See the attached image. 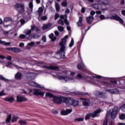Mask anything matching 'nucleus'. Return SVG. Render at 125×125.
Listing matches in <instances>:
<instances>
[{
  "label": "nucleus",
  "mask_w": 125,
  "mask_h": 125,
  "mask_svg": "<svg viewBox=\"0 0 125 125\" xmlns=\"http://www.w3.org/2000/svg\"><path fill=\"white\" fill-rule=\"evenodd\" d=\"M106 91L110 94H119L120 91L117 89H106Z\"/></svg>",
  "instance_id": "obj_19"
},
{
  "label": "nucleus",
  "mask_w": 125,
  "mask_h": 125,
  "mask_svg": "<svg viewBox=\"0 0 125 125\" xmlns=\"http://www.w3.org/2000/svg\"><path fill=\"white\" fill-rule=\"evenodd\" d=\"M77 68L78 70H80V71H83L84 69L86 68L85 65L83 63V60L81 59V62H79L77 65Z\"/></svg>",
  "instance_id": "obj_13"
},
{
  "label": "nucleus",
  "mask_w": 125,
  "mask_h": 125,
  "mask_svg": "<svg viewBox=\"0 0 125 125\" xmlns=\"http://www.w3.org/2000/svg\"><path fill=\"white\" fill-rule=\"evenodd\" d=\"M16 9L19 13H21L22 14L25 13V6L23 4L17 3Z\"/></svg>",
  "instance_id": "obj_7"
},
{
  "label": "nucleus",
  "mask_w": 125,
  "mask_h": 125,
  "mask_svg": "<svg viewBox=\"0 0 125 125\" xmlns=\"http://www.w3.org/2000/svg\"><path fill=\"white\" fill-rule=\"evenodd\" d=\"M82 35L81 36L82 42L83 41V38H84V35H83V31L82 30Z\"/></svg>",
  "instance_id": "obj_56"
},
{
  "label": "nucleus",
  "mask_w": 125,
  "mask_h": 125,
  "mask_svg": "<svg viewBox=\"0 0 125 125\" xmlns=\"http://www.w3.org/2000/svg\"><path fill=\"white\" fill-rule=\"evenodd\" d=\"M65 49L61 50V49H60V50H58L56 52V54H61V58H62L63 59L66 58V56L65 55Z\"/></svg>",
  "instance_id": "obj_11"
},
{
  "label": "nucleus",
  "mask_w": 125,
  "mask_h": 125,
  "mask_svg": "<svg viewBox=\"0 0 125 125\" xmlns=\"http://www.w3.org/2000/svg\"><path fill=\"white\" fill-rule=\"evenodd\" d=\"M6 67H7L8 68H11L12 69L13 68H15L16 65L13 64L10 62H8L7 64L6 65Z\"/></svg>",
  "instance_id": "obj_28"
},
{
  "label": "nucleus",
  "mask_w": 125,
  "mask_h": 125,
  "mask_svg": "<svg viewBox=\"0 0 125 125\" xmlns=\"http://www.w3.org/2000/svg\"><path fill=\"white\" fill-rule=\"evenodd\" d=\"M84 120L83 117L76 118L74 120L76 122H83Z\"/></svg>",
  "instance_id": "obj_41"
},
{
  "label": "nucleus",
  "mask_w": 125,
  "mask_h": 125,
  "mask_svg": "<svg viewBox=\"0 0 125 125\" xmlns=\"http://www.w3.org/2000/svg\"><path fill=\"white\" fill-rule=\"evenodd\" d=\"M12 20V18L9 17H6L4 19V22H9Z\"/></svg>",
  "instance_id": "obj_42"
},
{
  "label": "nucleus",
  "mask_w": 125,
  "mask_h": 125,
  "mask_svg": "<svg viewBox=\"0 0 125 125\" xmlns=\"http://www.w3.org/2000/svg\"><path fill=\"white\" fill-rule=\"evenodd\" d=\"M42 40L43 42H46V36H45L44 35L42 37Z\"/></svg>",
  "instance_id": "obj_50"
},
{
  "label": "nucleus",
  "mask_w": 125,
  "mask_h": 125,
  "mask_svg": "<svg viewBox=\"0 0 125 125\" xmlns=\"http://www.w3.org/2000/svg\"><path fill=\"white\" fill-rule=\"evenodd\" d=\"M93 94L95 96H97L99 98H102L103 99H106L108 98V95L106 93L100 90H96L94 91Z\"/></svg>",
  "instance_id": "obj_4"
},
{
  "label": "nucleus",
  "mask_w": 125,
  "mask_h": 125,
  "mask_svg": "<svg viewBox=\"0 0 125 125\" xmlns=\"http://www.w3.org/2000/svg\"><path fill=\"white\" fill-rule=\"evenodd\" d=\"M47 19V17H46V16H42L41 18V20L44 21V20H46Z\"/></svg>",
  "instance_id": "obj_54"
},
{
  "label": "nucleus",
  "mask_w": 125,
  "mask_h": 125,
  "mask_svg": "<svg viewBox=\"0 0 125 125\" xmlns=\"http://www.w3.org/2000/svg\"><path fill=\"white\" fill-rule=\"evenodd\" d=\"M45 95L47 97H50L51 98H53V101L54 103H56V104H61L62 102H63V103H65V104L66 103L67 98L66 97L62 96H54L50 93H46Z\"/></svg>",
  "instance_id": "obj_3"
},
{
  "label": "nucleus",
  "mask_w": 125,
  "mask_h": 125,
  "mask_svg": "<svg viewBox=\"0 0 125 125\" xmlns=\"http://www.w3.org/2000/svg\"><path fill=\"white\" fill-rule=\"evenodd\" d=\"M100 113H101V109L96 110V111L92 113V118L99 117L100 116Z\"/></svg>",
  "instance_id": "obj_22"
},
{
  "label": "nucleus",
  "mask_w": 125,
  "mask_h": 125,
  "mask_svg": "<svg viewBox=\"0 0 125 125\" xmlns=\"http://www.w3.org/2000/svg\"><path fill=\"white\" fill-rule=\"evenodd\" d=\"M123 112H125V104H124L121 108Z\"/></svg>",
  "instance_id": "obj_61"
},
{
  "label": "nucleus",
  "mask_w": 125,
  "mask_h": 125,
  "mask_svg": "<svg viewBox=\"0 0 125 125\" xmlns=\"http://www.w3.org/2000/svg\"><path fill=\"white\" fill-rule=\"evenodd\" d=\"M41 68H44L46 69H48V70H53L54 71H60V67L57 66H47L45 65H42V64H40L39 65Z\"/></svg>",
  "instance_id": "obj_8"
},
{
  "label": "nucleus",
  "mask_w": 125,
  "mask_h": 125,
  "mask_svg": "<svg viewBox=\"0 0 125 125\" xmlns=\"http://www.w3.org/2000/svg\"><path fill=\"white\" fill-rule=\"evenodd\" d=\"M16 121V117L13 116V119L12 120V123H14V122Z\"/></svg>",
  "instance_id": "obj_59"
},
{
  "label": "nucleus",
  "mask_w": 125,
  "mask_h": 125,
  "mask_svg": "<svg viewBox=\"0 0 125 125\" xmlns=\"http://www.w3.org/2000/svg\"><path fill=\"white\" fill-rule=\"evenodd\" d=\"M68 4V3H67L66 1H63L62 3V6H63V7H66V6H67Z\"/></svg>",
  "instance_id": "obj_46"
},
{
  "label": "nucleus",
  "mask_w": 125,
  "mask_h": 125,
  "mask_svg": "<svg viewBox=\"0 0 125 125\" xmlns=\"http://www.w3.org/2000/svg\"><path fill=\"white\" fill-rule=\"evenodd\" d=\"M81 12L82 13H84V12H85V9H84V8L82 7V8L81 9Z\"/></svg>",
  "instance_id": "obj_60"
},
{
  "label": "nucleus",
  "mask_w": 125,
  "mask_h": 125,
  "mask_svg": "<svg viewBox=\"0 0 125 125\" xmlns=\"http://www.w3.org/2000/svg\"><path fill=\"white\" fill-rule=\"evenodd\" d=\"M100 18L101 20H105V19H107V18H105V16L104 15H101L100 16Z\"/></svg>",
  "instance_id": "obj_48"
},
{
  "label": "nucleus",
  "mask_w": 125,
  "mask_h": 125,
  "mask_svg": "<svg viewBox=\"0 0 125 125\" xmlns=\"http://www.w3.org/2000/svg\"><path fill=\"white\" fill-rule=\"evenodd\" d=\"M55 7L56 11H57V12H59V11H60V5L59 4V3H56Z\"/></svg>",
  "instance_id": "obj_36"
},
{
  "label": "nucleus",
  "mask_w": 125,
  "mask_h": 125,
  "mask_svg": "<svg viewBox=\"0 0 125 125\" xmlns=\"http://www.w3.org/2000/svg\"><path fill=\"white\" fill-rule=\"evenodd\" d=\"M90 118H92V113H87L85 116V121H87V120H89Z\"/></svg>",
  "instance_id": "obj_33"
},
{
  "label": "nucleus",
  "mask_w": 125,
  "mask_h": 125,
  "mask_svg": "<svg viewBox=\"0 0 125 125\" xmlns=\"http://www.w3.org/2000/svg\"><path fill=\"white\" fill-rule=\"evenodd\" d=\"M95 15V12H94V11H91L90 12V15H91V16H93Z\"/></svg>",
  "instance_id": "obj_57"
},
{
  "label": "nucleus",
  "mask_w": 125,
  "mask_h": 125,
  "mask_svg": "<svg viewBox=\"0 0 125 125\" xmlns=\"http://www.w3.org/2000/svg\"><path fill=\"white\" fill-rule=\"evenodd\" d=\"M0 80H2V81H4V82H6V81H8L7 79H5L2 75H0Z\"/></svg>",
  "instance_id": "obj_51"
},
{
  "label": "nucleus",
  "mask_w": 125,
  "mask_h": 125,
  "mask_svg": "<svg viewBox=\"0 0 125 125\" xmlns=\"http://www.w3.org/2000/svg\"><path fill=\"white\" fill-rule=\"evenodd\" d=\"M26 78L29 80H35L37 78V74L33 73H29L26 74Z\"/></svg>",
  "instance_id": "obj_18"
},
{
  "label": "nucleus",
  "mask_w": 125,
  "mask_h": 125,
  "mask_svg": "<svg viewBox=\"0 0 125 125\" xmlns=\"http://www.w3.org/2000/svg\"><path fill=\"white\" fill-rule=\"evenodd\" d=\"M122 14L124 16H125V10H123L122 11Z\"/></svg>",
  "instance_id": "obj_64"
},
{
  "label": "nucleus",
  "mask_w": 125,
  "mask_h": 125,
  "mask_svg": "<svg viewBox=\"0 0 125 125\" xmlns=\"http://www.w3.org/2000/svg\"><path fill=\"white\" fill-rule=\"evenodd\" d=\"M58 78L59 80H63V81H65V82H69V83H76V80H75V79L69 77L68 76H58Z\"/></svg>",
  "instance_id": "obj_6"
},
{
  "label": "nucleus",
  "mask_w": 125,
  "mask_h": 125,
  "mask_svg": "<svg viewBox=\"0 0 125 125\" xmlns=\"http://www.w3.org/2000/svg\"><path fill=\"white\" fill-rule=\"evenodd\" d=\"M16 79L17 80H21L22 79V74L18 72L16 74Z\"/></svg>",
  "instance_id": "obj_34"
},
{
  "label": "nucleus",
  "mask_w": 125,
  "mask_h": 125,
  "mask_svg": "<svg viewBox=\"0 0 125 125\" xmlns=\"http://www.w3.org/2000/svg\"><path fill=\"white\" fill-rule=\"evenodd\" d=\"M54 33L56 36H59V32L58 31H55Z\"/></svg>",
  "instance_id": "obj_63"
},
{
  "label": "nucleus",
  "mask_w": 125,
  "mask_h": 125,
  "mask_svg": "<svg viewBox=\"0 0 125 125\" xmlns=\"http://www.w3.org/2000/svg\"><path fill=\"white\" fill-rule=\"evenodd\" d=\"M75 94L76 95H82V96H83L84 95H87L88 96H90L91 95V94L88 93H84L83 92H81V91H77L75 92Z\"/></svg>",
  "instance_id": "obj_23"
},
{
  "label": "nucleus",
  "mask_w": 125,
  "mask_h": 125,
  "mask_svg": "<svg viewBox=\"0 0 125 125\" xmlns=\"http://www.w3.org/2000/svg\"><path fill=\"white\" fill-rule=\"evenodd\" d=\"M24 33L27 36H29L28 37V40H32V39H35V37H32V29H25L24 30Z\"/></svg>",
  "instance_id": "obj_12"
},
{
  "label": "nucleus",
  "mask_w": 125,
  "mask_h": 125,
  "mask_svg": "<svg viewBox=\"0 0 125 125\" xmlns=\"http://www.w3.org/2000/svg\"><path fill=\"white\" fill-rule=\"evenodd\" d=\"M4 100H5V101H7V102L11 103L13 102V101H14V98H13V97H7L4 99Z\"/></svg>",
  "instance_id": "obj_27"
},
{
  "label": "nucleus",
  "mask_w": 125,
  "mask_h": 125,
  "mask_svg": "<svg viewBox=\"0 0 125 125\" xmlns=\"http://www.w3.org/2000/svg\"><path fill=\"white\" fill-rule=\"evenodd\" d=\"M31 30L33 31H36V32H39V28L36 26H31Z\"/></svg>",
  "instance_id": "obj_40"
},
{
  "label": "nucleus",
  "mask_w": 125,
  "mask_h": 125,
  "mask_svg": "<svg viewBox=\"0 0 125 125\" xmlns=\"http://www.w3.org/2000/svg\"><path fill=\"white\" fill-rule=\"evenodd\" d=\"M97 23V21L96 22H95L94 24H92V25H91V26H89V27L87 28V30H85V33H86V32L88 31V30H89V29H90V28H91V27H92V26H93V25H94L95 24H96Z\"/></svg>",
  "instance_id": "obj_53"
},
{
  "label": "nucleus",
  "mask_w": 125,
  "mask_h": 125,
  "mask_svg": "<svg viewBox=\"0 0 125 125\" xmlns=\"http://www.w3.org/2000/svg\"><path fill=\"white\" fill-rule=\"evenodd\" d=\"M96 14H101L102 12L101 11H96Z\"/></svg>",
  "instance_id": "obj_62"
},
{
  "label": "nucleus",
  "mask_w": 125,
  "mask_h": 125,
  "mask_svg": "<svg viewBox=\"0 0 125 125\" xmlns=\"http://www.w3.org/2000/svg\"><path fill=\"white\" fill-rule=\"evenodd\" d=\"M125 118V114H121L119 116V118L120 119V120H124Z\"/></svg>",
  "instance_id": "obj_49"
},
{
  "label": "nucleus",
  "mask_w": 125,
  "mask_h": 125,
  "mask_svg": "<svg viewBox=\"0 0 125 125\" xmlns=\"http://www.w3.org/2000/svg\"><path fill=\"white\" fill-rule=\"evenodd\" d=\"M60 18V15H59V14L58 13H56L55 14V20H57V19H58V18Z\"/></svg>",
  "instance_id": "obj_47"
},
{
  "label": "nucleus",
  "mask_w": 125,
  "mask_h": 125,
  "mask_svg": "<svg viewBox=\"0 0 125 125\" xmlns=\"http://www.w3.org/2000/svg\"><path fill=\"white\" fill-rule=\"evenodd\" d=\"M94 19V18L91 16H89V17H87L86 19L88 24H91V23H92V21H93Z\"/></svg>",
  "instance_id": "obj_26"
},
{
  "label": "nucleus",
  "mask_w": 125,
  "mask_h": 125,
  "mask_svg": "<svg viewBox=\"0 0 125 125\" xmlns=\"http://www.w3.org/2000/svg\"><path fill=\"white\" fill-rule=\"evenodd\" d=\"M64 19H60L58 21V24L59 25H62V26H64Z\"/></svg>",
  "instance_id": "obj_37"
},
{
  "label": "nucleus",
  "mask_w": 125,
  "mask_h": 125,
  "mask_svg": "<svg viewBox=\"0 0 125 125\" xmlns=\"http://www.w3.org/2000/svg\"><path fill=\"white\" fill-rule=\"evenodd\" d=\"M82 78H85L86 79L87 81L91 83V84H94V85H97V84H100L101 85H103V88H112L115 86L114 84H117V81H111V83L106 82L104 81H101V79L105 80V81H109L111 78L108 77H103L96 74H87L85 76L83 74L79 73L76 77L75 79L76 80H81Z\"/></svg>",
  "instance_id": "obj_1"
},
{
  "label": "nucleus",
  "mask_w": 125,
  "mask_h": 125,
  "mask_svg": "<svg viewBox=\"0 0 125 125\" xmlns=\"http://www.w3.org/2000/svg\"><path fill=\"white\" fill-rule=\"evenodd\" d=\"M0 44H2L3 45H10V42H5V41H2L0 39Z\"/></svg>",
  "instance_id": "obj_32"
},
{
  "label": "nucleus",
  "mask_w": 125,
  "mask_h": 125,
  "mask_svg": "<svg viewBox=\"0 0 125 125\" xmlns=\"http://www.w3.org/2000/svg\"><path fill=\"white\" fill-rule=\"evenodd\" d=\"M67 15L65 14L64 15H62L60 16V19H64L63 22L66 24V25H69L70 23L69 22V21H68V20H67Z\"/></svg>",
  "instance_id": "obj_21"
},
{
  "label": "nucleus",
  "mask_w": 125,
  "mask_h": 125,
  "mask_svg": "<svg viewBox=\"0 0 125 125\" xmlns=\"http://www.w3.org/2000/svg\"><path fill=\"white\" fill-rule=\"evenodd\" d=\"M29 8L27 9V12L28 14H31L33 13V8L34 7V4H33V0L31 1L29 3Z\"/></svg>",
  "instance_id": "obj_14"
},
{
  "label": "nucleus",
  "mask_w": 125,
  "mask_h": 125,
  "mask_svg": "<svg viewBox=\"0 0 125 125\" xmlns=\"http://www.w3.org/2000/svg\"><path fill=\"white\" fill-rule=\"evenodd\" d=\"M71 112H73V110L72 109L66 108V110L63 109L61 111V114L62 116H67V115L71 114Z\"/></svg>",
  "instance_id": "obj_15"
},
{
  "label": "nucleus",
  "mask_w": 125,
  "mask_h": 125,
  "mask_svg": "<svg viewBox=\"0 0 125 125\" xmlns=\"http://www.w3.org/2000/svg\"><path fill=\"white\" fill-rule=\"evenodd\" d=\"M67 41L65 39H62V42L60 43V45L61 46V50H64V49H66V47L65 45H66V42Z\"/></svg>",
  "instance_id": "obj_17"
},
{
  "label": "nucleus",
  "mask_w": 125,
  "mask_h": 125,
  "mask_svg": "<svg viewBox=\"0 0 125 125\" xmlns=\"http://www.w3.org/2000/svg\"><path fill=\"white\" fill-rule=\"evenodd\" d=\"M64 27L59 25L58 26V30L59 32H63L64 31Z\"/></svg>",
  "instance_id": "obj_39"
},
{
  "label": "nucleus",
  "mask_w": 125,
  "mask_h": 125,
  "mask_svg": "<svg viewBox=\"0 0 125 125\" xmlns=\"http://www.w3.org/2000/svg\"><path fill=\"white\" fill-rule=\"evenodd\" d=\"M52 26V24L51 23H48L47 24L44 25L42 27L43 30H46V29H48V28H50Z\"/></svg>",
  "instance_id": "obj_30"
},
{
  "label": "nucleus",
  "mask_w": 125,
  "mask_h": 125,
  "mask_svg": "<svg viewBox=\"0 0 125 125\" xmlns=\"http://www.w3.org/2000/svg\"><path fill=\"white\" fill-rule=\"evenodd\" d=\"M81 99H83L84 101H83V106H90V104H91V102L89 100L84 99L81 98Z\"/></svg>",
  "instance_id": "obj_24"
},
{
  "label": "nucleus",
  "mask_w": 125,
  "mask_h": 125,
  "mask_svg": "<svg viewBox=\"0 0 125 125\" xmlns=\"http://www.w3.org/2000/svg\"><path fill=\"white\" fill-rule=\"evenodd\" d=\"M0 58L1 59H6L7 60H11L12 58L10 56H8L7 57H5V56L0 55Z\"/></svg>",
  "instance_id": "obj_29"
},
{
  "label": "nucleus",
  "mask_w": 125,
  "mask_h": 125,
  "mask_svg": "<svg viewBox=\"0 0 125 125\" xmlns=\"http://www.w3.org/2000/svg\"><path fill=\"white\" fill-rule=\"evenodd\" d=\"M19 123L21 125H27V122H26L25 121H23V120L20 121Z\"/></svg>",
  "instance_id": "obj_44"
},
{
  "label": "nucleus",
  "mask_w": 125,
  "mask_h": 125,
  "mask_svg": "<svg viewBox=\"0 0 125 125\" xmlns=\"http://www.w3.org/2000/svg\"><path fill=\"white\" fill-rule=\"evenodd\" d=\"M91 6L93 8H94L95 9H102V8L101 7V4L99 3H98V4H92L91 5Z\"/></svg>",
  "instance_id": "obj_25"
},
{
  "label": "nucleus",
  "mask_w": 125,
  "mask_h": 125,
  "mask_svg": "<svg viewBox=\"0 0 125 125\" xmlns=\"http://www.w3.org/2000/svg\"><path fill=\"white\" fill-rule=\"evenodd\" d=\"M35 42H31L28 43H27V47H28V46H34L35 45Z\"/></svg>",
  "instance_id": "obj_43"
},
{
  "label": "nucleus",
  "mask_w": 125,
  "mask_h": 125,
  "mask_svg": "<svg viewBox=\"0 0 125 125\" xmlns=\"http://www.w3.org/2000/svg\"><path fill=\"white\" fill-rule=\"evenodd\" d=\"M80 102L77 100H74L73 98H67L66 99V105L67 106H74L76 107L79 105V103Z\"/></svg>",
  "instance_id": "obj_5"
},
{
  "label": "nucleus",
  "mask_w": 125,
  "mask_h": 125,
  "mask_svg": "<svg viewBox=\"0 0 125 125\" xmlns=\"http://www.w3.org/2000/svg\"><path fill=\"white\" fill-rule=\"evenodd\" d=\"M30 93H31V92H33V94L34 95H41V96H43L44 95V92L43 91H41L40 89H29Z\"/></svg>",
  "instance_id": "obj_9"
},
{
  "label": "nucleus",
  "mask_w": 125,
  "mask_h": 125,
  "mask_svg": "<svg viewBox=\"0 0 125 125\" xmlns=\"http://www.w3.org/2000/svg\"><path fill=\"white\" fill-rule=\"evenodd\" d=\"M77 24L79 27H81L83 25V18L82 17H79L78 21L77 22Z\"/></svg>",
  "instance_id": "obj_31"
},
{
  "label": "nucleus",
  "mask_w": 125,
  "mask_h": 125,
  "mask_svg": "<svg viewBox=\"0 0 125 125\" xmlns=\"http://www.w3.org/2000/svg\"><path fill=\"white\" fill-rule=\"evenodd\" d=\"M17 98L18 102H25L28 100V98L24 96H18Z\"/></svg>",
  "instance_id": "obj_20"
},
{
  "label": "nucleus",
  "mask_w": 125,
  "mask_h": 125,
  "mask_svg": "<svg viewBox=\"0 0 125 125\" xmlns=\"http://www.w3.org/2000/svg\"><path fill=\"white\" fill-rule=\"evenodd\" d=\"M119 112V107L118 106H114L112 109L109 110L107 112L105 119L104 121L103 125H108V118H111L114 120L115 118H117V114Z\"/></svg>",
  "instance_id": "obj_2"
},
{
  "label": "nucleus",
  "mask_w": 125,
  "mask_h": 125,
  "mask_svg": "<svg viewBox=\"0 0 125 125\" xmlns=\"http://www.w3.org/2000/svg\"><path fill=\"white\" fill-rule=\"evenodd\" d=\"M28 84L31 86H34L35 87H38L39 88H44V87L42 85L39 84L37 83L33 82V81H29L28 83Z\"/></svg>",
  "instance_id": "obj_10"
},
{
  "label": "nucleus",
  "mask_w": 125,
  "mask_h": 125,
  "mask_svg": "<svg viewBox=\"0 0 125 125\" xmlns=\"http://www.w3.org/2000/svg\"><path fill=\"white\" fill-rule=\"evenodd\" d=\"M98 3H100L103 5H109L111 3V0H99Z\"/></svg>",
  "instance_id": "obj_16"
},
{
  "label": "nucleus",
  "mask_w": 125,
  "mask_h": 125,
  "mask_svg": "<svg viewBox=\"0 0 125 125\" xmlns=\"http://www.w3.org/2000/svg\"><path fill=\"white\" fill-rule=\"evenodd\" d=\"M20 39H26V35L24 34H21L19 36Z\"/></svg>",
  "instance_id": "obj_52"
},
{
  "label": "nucleus",
  "mask_w": 125,
  "mask_h": 125,
  "mask_svg": "<svg viewBox=\"0 0 125 125\" xmlns=\"http://www.w3.org/2000/svg\"><path fill=\"white\" fill-rule=\"evenodd\" d=\"M10 120H11V114H9L7 116V118L6 120V123L7 124L10 123Z\"/></svg>",
  "instance_id": "obj_38"
},
{
  "label": "nucleus",
  "mask_w": 125,
  "mask_h": 125,
  "mask_svg": "<svg viewBox=\"0 0 125 125\" xmlns=\"http://www.w3.org/2000/svg\"><path fill=\"white\" fill-rule=\"evenodd\" d=\"M53 37H54V34L53 33H51L49 35V39H52L53 38Z\"/></svg>",
  "instance_id": "obj_55"
},
{
  "label": "nucleus",
  "mask_w": 125,
  "mask_h": 125,
  "mask_svg": "<svg viewBox=\"0 0 125 125\" xmlns=\"http://www.w3.org/2000/svg\"><path fill=\"white\" fill-rule=\"evenodd\" d=\"M24 44L23 42H21L19 44L20 47H23V46H24Z\"/></svg>",
  "instance_id": "obj_58"
},
{
  "label": "nucleus",
  "mask_w": 125,
  "mask_h": 125,
  "mask_svg": "<svg viewBox=\"0 0 125 125\" xmlns=\"http://www.w3.org/2000/svg\"><path fill=\"white\" fill-rule=\"evenodd\" d=\"M42 12H43V9L42 7H40L38 9V13L39 17H41L42 15Z\"/></svg>",
  "instance_id": "obj_35"
},
{
  "label": "nucleus",
  "mask_w": 125,
  "mask_h": 125,
  "mask_svg": "<svg viewBox=\"0 0 125 125\" xmlns=\"http://www.w3.org/2000/svg\"><path fill=\"white\" fill-rule=\"evenodd\" d=\"M74 45V39L73 38H71V41L69 45V47H72Z\"/></svg>",
  "instance_id": "obj_45"
}]
</instances>
